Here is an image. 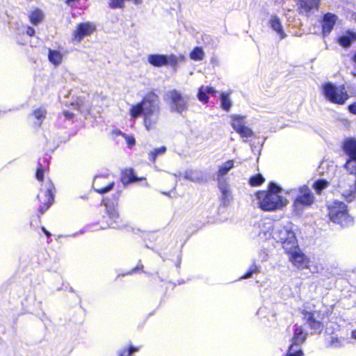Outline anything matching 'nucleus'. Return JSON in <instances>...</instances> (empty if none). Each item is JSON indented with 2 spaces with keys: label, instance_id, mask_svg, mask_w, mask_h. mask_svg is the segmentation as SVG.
<instances>
[{
  "label": "nucleus",
  "instance_id": "c756f323",
  "mask_svg": "<svg viewBox=\"0 0 356 356\" xmlns=\"http://www.w3.org/2000/svg\"><path fill=\"white\" fill-rule=\"evenodd\" d=\"M204 52L202 47H195L190 54V58L194 60H202L204 58Z\"/></svg>",
  "mask_w": 356,
  "mask_h": 356
},
{
  "label": "nucleus",
  "instance_id": "cd10ccee",
  "mask_svg": "<svg viewBox=\"0 0 356 356\" xmlns=\"http://www.w3.org/2000/svg\"><path fill=\"white\" fill-rule=\"evenodd\" d=\"M166 150H167V148L165 146H161L160 147L154 149V150L151 151L149 153V155H148L149 160L152 162H155L157 156L165 154Z\"/></svg>",
  "mask_w": 356,
  "mask_h": 356
},
{
  "label": "nucleus",
  "instance_id": "bb28decb",
  "mask_svg": "<svg viewBox=\"0 0 356 356\" xmlns=\"http://www.w3.org/2000/svg\"><path fill=\"white\" fill-rule=\"evenodd\" d=\"M102 179V177H96L95 182L93 183V185H92V187H93L94 190L95 191H97L98 193H99V194H105V193H107L108 192H109L110 191H111L113 188L114 185H115L114 182H111V183L108 184L105 187H102V188L96 187V186L97 184V179Z\"/></svg>",
  "mask_w": 356,
  "mask_h": 356
},
{
  "label": "nucleus",
  "instance_id": "3c124183",
  "mask_svg": "<svg viewBox=\"0 0 356 356\" xmlns=\"http://www.w3.org/2000/svg\"><path fill=\"white\" fill-rule=\"evenodd\" d=\"M355 76H356V74H355Z\"/></svg>",
  "mask_w": 356,
  "mask_h": 356
},
{
  "label": "nucleus",
  "instance_id": "2f4dec72",
  "mask_svg": "<svg viewBox=\"0 0 356 356\" xmlns=\"http://www.w3.org/2000/svg\"><path fill=\"white\" fill-rule=\"evenodd\" d=\"M259 267H258L254 262L248 270L241 277V279H248L252 277L253 274L259 272Z\"/></svg>",
  "mask_w": 356,
  "mask_h": 356
},
{
  "label": "nucleus",
  "instance_id": "72a5a7b5",
  "mask_svg": "<svg viewBox=\"0 0 356 356\" xmlns=\"http://www.w3.org/2000/svg\"><path fill=\"white\" fill-rule=\"evenodd\" d=\"M197 98H198V99L200 102H202L203 103L208 102V101H209V96H208V95L207 93V91L204 89V86H201L199 88L198 92H197Z\"/></svg>",
  "mask_w": 356,
  "mask_h": 356
},
{
  "label": "nucleus",
  "instance_id": "e433bc0d",
  "mask_svg": "<svg viewBox=\"0 0 356 356\" xmlns=\"http://www.w3.org/2000/svg\"><path fill=\"white\" fill-rule=\"evenodd\" d=\"M45 114H46L45 109L42 108L35 110L33 113L34 116L38 120H41L42 118H44L45 116Z\"/></svg>",
  "mask_w": 356,
  "mask_h": 356
},
{
  "label": "nucleus",
  "instance_id": "a18cd8bd",
  "mask_svg": "<svg viewBox=\"0 0 356 356\" xmlns=\"http://www.w3.org/2000/svg\"><path fill=\"white\" fill-rule=\"evenodd\" d=\"M143 266L142 264H140V265L137 266L136 268H134L132 270L131 273H136L138 271L139 269H143Z\"/></svg>",
  "mask_w": 356,
  "mask_h": 356
},
{
  "label": "nucleus",
  "instance_id": "4c0bfd02",
  "mask_svg": "<svg viewBox=\"0 0 356 356\" xmlns=\"http://www.w3.org/2000/svg\"><path fill=\"white\" fill-rule=\"evenodd\" d=\"M35 177L38 181H42L44 179V170L40 167L37 169Z\"/></svg>",
  "mask_w": 356,
  "mask_h": 356
},
{
  "label": "nucleus",
  "instance_id": "c9c22d12",
  "mask_svg": "<svg viewBox=\"0 0 356 356\" xmlns=\"http://www.w3.org/2000/svg\"><path fill=\"white\" fill-rule=\"evenodd\" d=\"M330 346L332 348H340L342 346L341 341L335 337H331L330 340Z\"/></svg>",
  "mask_w": 356,
  "mask_h": 356
},
{
  "label": "nucleus",
  "instance_id": "8fccbe9b",
  "mask_svg": "<svg viewBox=\"0 0 356 356\" xmlns=\"http://www.w3.org/2000/svg\"><path fill=\"white\" fill-rule=\"evenodd\" d=\"M180 58H181V60H184V56H180Z\"/></svg>",
  "mask_w": 356,
  "mask_h": 356
},
{
  "label": "nucleus",
  "instance_id": "aec40b11",
  "mask_svg": "<svg viewBox=\"0 0 356 356\" xmlns=\"http://www.w3.org/2000/svg\"><path fill=\"white\" fill-rule=\"evenodd\" d=\"M269 24L271 29L280 35L281 39H284L286 36L278 17L272 16L269 21Z\"/></svg>",
  "mask_w": 356,
  "mask_h": 356
},
{
  "label": "nucleus",
  "instance_id": "4be33fe9",
  "mask_svg": "<svg viewBox=\"0 0 356 356\" xmlns=\"http://www.w3.org/2000/svg\"><path fill=\"white\" fill-rule=\"evenodd\" d=\"M232 118L231 125L236 132L245 126V115H232Z\"/></svg>",
  "mask_w": 356,
  "mask_h": 356
},
{
  "label": "nucleus",
  "instance_id": "6ab92c4d",
  "mask_svg": "<svg viewBox=\"0 0 356 356\" xmlns=\"http://www.w3.org/2000/svg\"><path fill=\"white\" fill-rule=\"evenodd\" d=\"M184 179L195 183H200L206 181L203 174L197 170H187L183 173Z\"/></svg>",
  "mask_w": 356,
  "mask_h": 356
},
{
  "label": "nucleus",
  "instance_id": "5701e85b",
  "mask_svg": "<svg viewBox=\"0 0 356 356\" xmlns=\"http://www.w3.org/2000/svg\"><path fill=\"white\" fill-rule=\"evenodd\" d=\"M121 179L124 184H128L137 181L138 179L133 169H128L122 172Z\"/></svg>",
  "mask_w": 356,
  "mask_h": 356
},
{
  "label": "nucleus",
  "instance_id": "37998d69",
  "mask_svg": "<svg viewBox=\"0 0 356 356\" xmlns=\"http://www.w3.org/2000/svg\"><path fill=\"white\" fill-rule=\"evenodd\" d=\"M78 1H79V0H65V3L67 5L72 6L74 3Z\"/></svg>",
  "mask_w": 356,
  "mask_h": 356
},
{
  "label": "nucleus",
  "instance_id": "a211bd4d",
  "mask_svg": "<svg viewBox=\"0 0 356 356\" xmlns=\"http://www.w3.org/2000/svg\"><path fill=\"white\" fill-rule=\"evenodd\" d=\"M49 185L45 192L47 200L43 203V205H41L39 208V213L40 214H43L50 207L54 200V190L55 188L51 181H49Z\"/></svg>",
  "mask_w": 356,
  "mask_h": 356
},
{
  "label": "nucleus",
  "instance_id": "f3484780",
  "mask_svg": "<svg viewBox=\"0 0 356 356\" xmlns=\"http://www.w3.org/2000/svg\"><path fill=\"white\" fill-rule=\"evenodd\" d=\"M356 41V33L352 31H347L337 38L338 44L342 47L347 49Z\"/></svg>",
  "mask_w": 356,
  "mask_h": 356
},
{
  "label": "nucleus",
  "instance_id": "1a4fd4ad",
  "mask_svg": "<svg viewBox=\"0 0 356 356\" xmlns=\"http://www.w3.org/2000/svg\"><path fill=\"white\" fill-rule=\"evenodd\" d=\"M169 107L172 113H177L182 115L183 112L188 109V99L184 97L180 92L174 89L168 92Z\"/></svg>",
  "mask_w": 356,
  "mask_h": 356
},
{
  "label": "nucleus",
  "instance_id": "c03bdc74",
  "mask_svg": "<svg viewBox=\"0 0 356 356\" xmlns=\"http://www.w3.org/2000/svg\"><path fill=\"white\" fill-rule=\"evenodd\" d=\"M41 229L47 237L49 238L51 236V233L44 227H42Z\"/></svg>",
  "mask_w": 356,
  "mask_h": 356
},
{
  "label": "nucleus",
  "instance_id": "7c9ffc66",
  "mask_svg": "<svg viewBox=\"0 0 356 356\" xmlns=\"http://www.w3.org/2000/svg\"><path fill=\"white\" fill-rule=\"evenodd\" d=\"M265 179L261 174H257L251 177L249 179V184L252 186H260L264 181Z\"/></svg>",
  "mask_w": 356,
  "mask_h": 356
},
{
  "label": "nucleus",
  "instance_id": "f704fd0d",
  "mask_svg": "<svg viewBox=\"0 0 356 356\" xmlns=\"http://www.w3.org/2000/svg\"><path fill=\"white\" fill-rule=\"evenodd\" d=\"M138 348L130 346L128 348L122 349L119 351V356H131L133 353L138 351Z\"/></svg>",
  "mask_w": 356,
  "mask_h": 356
},
{
  "label": "nucleus",
  "instance_id": "6e6552de",
  "mask_svg": "<svg viewBox=\"0 0 356 356\" xmlns=\"http://www.w3.org/2000/svg\"><path fill=\"white\" fill-rule=\"evenodd\" d=\"M307 336V334L304 333L302 328L296 325L294 326L293 336L291 339L292 343L289 347L285 356H303V351L300 346L305 341Z\"/></svg>",
  "mask_w": 356,
  "mask_h": 356
},
{
  "label": "nucleus",
  "instance_id": "2eb2a0df",
  "mask_svg": "<svg viewBox=\"0 0 356 356\" xmlns=\"http://www.w3.org/2000/svg\"><path fill=\"white\" fill-rule=\"evenodd\" d=\"M218 188L222 193L221 204L224 207H227L232 200V195L229 189V186L224 179H218Z\"/></svg>",
  "mask_w": 356,
  "mask_h": 356
},
{
  "label": "nucleus",
  "instance_id": "393cba45",
  "mask_svg": "<svg viewBox=\"0 0 356 356\" xmlns=\"http://www.w3.org/2000/svg\"><path fill=\"white\" fill-rule=\"evenodd\" d=\"M49 60L54 65H59L63 59V55L59 51L49 49L48 54Z\"/></svg>",
  "mask_w": 356,
  "mask_h": 356
},
{
  "label": "nucleus",
  "instance_id": "0eeeda50",
  "mask_svg": "<svg viewBox=\"0 0 356 356\" xmlns=\"http://www.w3.org/2000/svg\"><path fill=\"white\" fill-rule=\"evenodd\" d=\"M301 314L305 325L311 330V334H320L323 331V317L319 311L302 309Z\"/></svg>",
  "mask_w": 356,
  "mask_h": 356
},
{
  "label": "nucleus",
  "instance_id": "58836bf2",
  "mask_svg": "<svg viewBox=\"0 0 356 356\" xmlns=\"http://www.w3.org/2000/svg\"><path fill=\"white\" fill-rule=\"evenodd\" d=\"M126 141L129 147H131L135 145L136 140L132 136H126Z\"/></svg>",
  "mask_w": 356,
  "mask_h": 356
},
{
  "label": "nucleus",
  "instance_id": "412c9836",
  "mask_svg": "<svg viewBox=\"0 0 356 356\" xmlns=\"http://www.w3.org/2000/svg\"><path fill=\"white\" fill-rule=\"evenodd\" d=\"M29 18L33 25L37 26L42 22L44 13L40 9L35 8L29 13Z\"/></svg>",
  "mask_w": 356,
  "mask_h": 356
},
{
  "label": "nucleus",
  "instance_id": "39448f33",
  "mask_svg": "<svg viewBox=\"0 0 356 356\" xmlns=\"http://www.w3.org/2000/svg\"><path fill=\"white\" fill-rule=\"evenodd\" d=\"M330 219L342 227L348 226L353 218L348 214L347 205L339 201L334 202L328 207Z\"/></svg>",
  "mask_w": 356,
  "mask_h": 356
},
{
  "label": "nucleus",
  "instance_id": "9b49d317",
  "mask_svg": "<svg viewBox=\"0 0 356 356\" xmlns=\"http://www.w3.org/2000/svg\"><path fill=\"white\" fill-rule=\"evenodd\" d=\"M147 60L149 64L156 67L166 65L176 67L178 63V58L174 54H149L147 57Z\"/></svg>",
  "mask_w": 356,
  "mask_h": 356
},
{
  "label": "nucleus",
  "instance_id": "423d86ee",
  "mask_svg": "<svg viewBox=\"0 0 356 356\" xmlns=\"http://www.w3.org/2000/svg\"><path fill=\"white\" fill-rule=\"evenodd\" d=\"M315 197L311 189L304 185L298 188V194L296 195L293 204V212L300 215L305 207L311 206L314 202Z\"/></svg>",
  "mask_w": 356,
  "mask_h": 356
},
{
  "label": "nucleus",
  "instance_id": "4468645a",
  "mask_svg": "<svg viewBox=\"0 0 356 356\" xmlns=\"http://www.w3.org/2000/svg\"><path fill=\"white\" fill-rule=\"evenodd\" d=\"M337 19V16L330 13H327L323 15L321 21L323 36H327L330 33L336 24Z\"/></svg>",
  "mask_w": 356,
  "mask_h": 356
},
{
  "label": "nucleus",
  "instance_id": "20e7f679",
  "mask_svg": "<svg viewBox=\"0 0 356 356\" xmlns=\"http://www.w3.org/2000/svg\"><path fill=\"white\" fill-rule=\"evenodd\" d=\"M321 92L327 101L339 105H343L349 98L343 85L337 86L330 81L322 85Z\"/></svg>",
  "mask_w": 356,
  "mask_h": 356
},
{
  "label": "nucleus",
  "instance_id": "7ed1b4c3",
  "mask_svg": "<svg viewBox=\"0 0 356 356\" xmlns=\"http://www.w3.org/2000/svg\"><path fill=\"white\" fill-rule=\"evenodd\" d=\"M270 234L275 241L282 243L285 252H291L294 248H297L298 241L291 224L287 226L275 225Z\"/></svg>",
  "mask_w": 356,
  "mask_h": 356
},
{
  "label": "nucleus",
  "instance_id": "de8ad7c7",
  "mask_svg": "<svg viewBox=\"0 0 356 356\" xmlns=\"http://www.w3.org/2000/svg\"><path fill=\"white\" fill-rule=\"evenodd\" d=\"M351 337L356 340V330H353L351 332Z\"/></svg>",
  "mask_w": 356,
  "mask_h": 356
},
{
  "label": "nucleus",
  "instance_id": "49530a36",
  "mask_svg": "<svg viewBox=\"0 0 356 356\" xmlns=\"http://www.w3.org/2000/svg\"><path fill=\"white\" fill-rule=\"evenodd\" d=\"M65 116L67 118H72V116H73V113L69 112V111H65Z\"/></svg>",
  "mask_w": 356,
  "mask_h": 356
},
{
  "label": "nucleus",
  "instance_id": "79ce46f5",
  "mask_svg": "<svg viewBox=\"0 0 356 356\" xmlns=\"http://www.w3.org/2000/svg\"><path fill=\"white\" fill-rule=\"evenodd\" d=\"M26 34L29 36H33L34 35L35 33V29L31 27V26H27L26 27Z\"/></svg>",
  "mask_w": 356,
  "mask_h": 356
},
{
  "label": "nucleus",
  "instance_id": "a19ab883",
  "mask_svg": "<svg viewBox=\"0 0 356 356\" xmlns=\"http://www.w3.org/2000/svg\"><path fill=\"white\" fill-rule=\"evenodd\" d=\"M204 89L206 90L207 91V93L209 95H214L216 94V90L212 88V87H209V86H207V87H204Z\"/></svg>",
  "mask_w": 356,
  "mask_h": 356
},
{
  "label": "nucleus",
  "instance_id": "f257e3e1",
  "mask_svg": "<svg viewBox=\"0 0 356 356\" xmlns=\"http://www.w3.org/2000/svg\"><path fill=\"white\" fill-rule=\"evenodd\" d=\"M132 118L143 116V123L147 131L154 128L160 116L159 98L154 92L147 94L143 100L132 106L130 110Z\"/></svg>",
  "mask_w": 356,
  "mask_h": 356
},
{
  "label": "nucleus",
  "instance_id": "dca6fc26",
  "mask_svg": "<svg viewBox=\"0 0 356 356\" xmlns=\"http://www.w3.org/2000/svg\"><path fill=\"white\" fill-rule=\"evenodd\" d=\"M320 0H298L297 2L300 13L308 15L313 9L318 10Z\"/></svg>",
  "mask_w": 356,
  "mask_h": 356
},
{
  "label": "nucleus",
  "instance_id": "473e14b6",
  "mask_svg": "<svg viewBox=\"0 0 356 356\" xmlns=\"http://www.w3.org/2000/svg\"><path fill=\"white\" fill-rule=\"evenodd\" d=\"M242 138H249L254 136L253 131L247 126L236 131Z\"/></svg>",
  "mask_w": 356,
  "mask_h": 356
},
{
  "label": "nucleus",
  "instance_id": "f8f14e48",
  "mask_svg": "<svg viewBox=\"0 0 356 356\" xmlns=\"http://www.w3.org/2000/svg\"><path fill=\"white\" fill-rule=\"evenodd\" d=\"M96 29L95 26L90 22H83L78 24L74 33L73 40L80 42L85 37L91 35Z\"/></svg>",
  "mask_w": 356,
  "mask_h": 356
},
{
  "label": "nucleus",
  "instance_id": "09e8293b",
  "mask_svg": "<svg viewBox=\"0 0 356 356\" xmlns=\"http://www.w3.org/2000/svg\"><path fill=\"white\" fill-rule=\"evenodd\" d=\"M353 60L354 63H356V53L354 54L353 57Z\"/></svg>",
  "mask_w": 356,
  "mask_h": 356
},
{
  "label": "nucleus",
  "instance_id": "9d476101",
  "mask_svg": "<svg viewBox=\"0 0 356 356\" xmlns=\"http://www.w3.org/2000/svg\"><path fill=\"white\" fill-rule=\"evenodd\" d=\"M119 196L120 194L118 193L116 195H115V200H103L104 205L106 207V209L108 218L110 220V222H108V226L114 229H118L121 227L119 223L120 218L118 211L116 209Z\"/></svg>",
  "mask_w": 356,
  "mask_h": 356
},
{
  "label": "nucleus",
  "instance_id": "b1692460",
  "mask_svg": "<svg viewBox=\"0 0 356 356\" xmlns=\"http://www.w3.org/2000/svg\"><path fill=\"white\" fill-rule=\"evenodd\" d=\"M234 168V161L229 160L224 163L221 166H220L219 170L217 173L218 179H223L222 177L228 173V172Z\"/></svg>",
  "mask_w": 356,
  "mask_h": 356
},
{
  "label": "nucleus",
  "instance_id": "f03ea898",
  "mask_svg": "<svg viewBox=\"0 0 356 356\" xmlns=\"http://www.w3.org/2000/svg\"><path fill=\"white\" fill-rule=\"evenodd\" d=\"M281 188L275 183L270 182L268 191H261L257 194L259 207L266 211L280 209L286 205L288 201L280 195Z\"/></svg>",
  "mask_w": 356,
  "mask_h": 356
},
{
  "label": "nucleus",
  "instance_id": "c85d7f7f",
  "mask_svg": "<svg viewBox=\"0 0 356 356\" xmlns=\"http://www.w3.org/2000/svg\"><path fill=\"white\" fill-rule=\"evenodd\" d=\"M327 186L328 181L324 179H319L315 181L313 184V188L318 194L321 193L323 189L327 187Z\"/></svg>",
  "mask_w": 356,
  "mask_h": 356
},
{
  "label": "nucleus",
  "instance_id": "ddd939ff",
  "mask_svg": "<svg viewBox=\"0 0 356 356\" xmlns=\"http://www.w3.org/2000/svg\"><path fill=\"white\" fill-rule=\"evenodd\" d=\"M289 255V260L297 268H304L307 264V259L305 255L300 250L298 245L297 248H294L291 252H285Z\"/></svg>",
  "mask_w": 356,
  "mask_h": 356
},
{
  "label": "nucleus",
  "instance_id": "a878e982",
  "mask_svg": "<svg viewBox=\"0 0 356 356\" xmlns=\"http://www.w3.org/2000/svg\"><path fill=\"white\" fill-rule=\"evenodd\" d=\"M220 106L226 111H229L232 106V102L228 93L222 92L220 96Z\"/></svg>",
  "mask_w": 356,
  "mask_h": 356
},
{
  "label": "nucleus",
  "instance_id": "ea45409f",
  "mask_svg": "<svg viewBox=\"0 0 356 356\" xmlns=\"http://www.w3.org/2000/svg\"><path fill=\"white\" fill-rule=\"evenodd\" d=\"M348 109L350 113L356 115V102L355 103L350 104L348 106Z\"/></svg>",
  "mask_w": 356,
  "mask_h": 356
}]
</instances>
